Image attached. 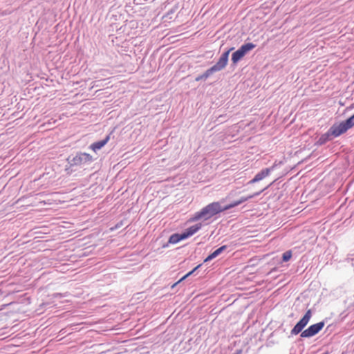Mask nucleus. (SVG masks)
I'll use <instances>...</instances> for the list:
<instances>
[{
    "label": "nucleus",
    "mask_w": 354,
    "mask_h": 354,
    "mask_svg": "<svg viewBox=\"0 0 354 354\" xmlns=\"http://www.w3.org/2000/svg\"><path fill=\"white\" fill-rule=\"evenodd\" d=\"M260 194V192H258V193H256L254 194H252V195H250V196H243V197H241L239 201H234L229 205H227V208H228V209H232L236 206H238L239 205L241 204L242 203H244L245 201H247L248 200L252 198V197L255 196H257Z\"/></svg>",
    "instance_id": "nucleus-10"
},
{
    "label": "nucleus",
    "mask_w": 354,
    "mask_h": 354,
    "mask_svg": "<svg viewBox=\"0 0 354 354\" xmlns=\"http://www.w3.org/2000/svg\"><path fill=\"white\" fill-rule=\"evenodd\" d=\"M197 269V267H196L194 270H192V271H190L189 272H188L187 274H185L184 277H183L180 280H178L176 283H175L173 286H172V288H174L175 286H176L178 283H179L180 282L183 281L185 279H186L187 277H189V275H191Z\"/></svg>",
    "instance_id": "nucleus-16"
},
{
    "label": "nucleus",
    "mask_w": 354,
    "mask_h": 354,
    "mask_svg": "<svg viewBox=\"0 0 354 354\" xmlns=\"http://www.w3.org/2000/svg\"><path fill=\"white\" fill-rule=\"evenodd\" d=\"M110 140V136L108 135L104 140L95 142L91 145L90 149L93 151H96L100 149H102Z\"/></svg>",
    "instance_id": "nucleus-9"
},
{
    "label": "nucleus",
    "mask_w": 354,
    "mask_h": 354,
    "mask_svg": "<svg viewBox=\"0 0 354 354\" xmlns=\"http://www.w3.org/2000/svg\"><path fill=\"white\" fill-rule=\"evenodd\" d=\"M201 227V224H196L187 228L184 232H183L185 239L192 236L197 232Z\"/></svg>",
    "instance_id": "nucleus-11"
},
{
    "label": "nucleus",
    "mask_w": 354,
    "mask_h": 354,
    "mask_svg": "<svg viewBox=\"0 0 354 354\" xmlns=\"http://www.w3.org/2000/svg\"><path fill=\"white\" fill-rule=\"evenodd\" d=\"M348 129H349V128L346 124V122L344 121L337 125L332 126L328 131V133L333 136L334 137H337L345 133Z\"/></svg>",
    "instance_id": "nucleus-6"
},
{
    "label": "nucleus",
    "mask_w": 354,
    "mask_h": 354,
    "mask_svg": "<svg viewBox=\"0 0 354 354\" xmlns=\"http://www.w3.org/2000/svg\"><path fill=\"white\" fill-rule=\"evenodd\" d=\"M232 50L233 48L223 53L220 57L218 62L212 66L213 69L216 70V72L223 69L227 64L229 54L230 52Z\"/></svg>",
    "instance_id": "nucleus-5"
},
{
    "label": "nucleus",
    "mask_w": 354,
    "mask_h": 354,
    "mask_svg": "<svg viewBox=\"0 0 354 354\" xmlns=\"http://www.w3.org/2000/svg\"><path fill=\"white\" fill-rule=\"evenodd\" d=\"M292 257V252L290 250L287 251L283 254V261L286 262L289 261Z\"/></svg>",
    "instance_id": "nucleus-15"
},
{
    "label": "nucleus",
    "mask_w": 354,
    "mask_h": 354,
    "mask_svg": "<svg viewBox=\"0 0 354 354\" xmlns=\"http://www.w3.org/2000/svg\"><path fill=\"white\" fill-rule=\"evenodd\" d=\"M226 210H228L227 205L222 207L220 202H212L196 212L190 221H196L200 219L205 221Z\"/></svg>",
    "instance_id": "nucleus-1"
},
{
    "label": "nucleus",
    "mask_w": 354,
    "mask_h": 354,
    "mask_svg": "<svg viewBox=\"0 0 354 354\" xmlns=\"http://www.w3.org/2000/svg\"><path fill=\"white\" fill-rule=\"evenodd\" d=\"M255 48V45L252 43H247L245 44L242 45L236 51H235L232 55V61L234 64H236L239 60H241L245 55L254 49Z\"/></svg>",
    "instance_id": "nucleus-2"
},
{
    "label": "nucleus",
    "mask_w": 354,
    "mask_h": 354,
    "mask_svg": "<svg viewBox=\"0 0 354 354\" xmlns=\"http://www.w3.org/2000/svg\"><path fill=\"white\" fill-rule=\"evenodd\" d=\"M226 245H223L216 250L214 252H213L211 254H209L205 259V262L209 261L215 257H216L218 255H219L223 251H224L226 249Z\"/></svg>",
    "instance_id": "nucleus-12"
},
{
    "label": "nucleus",
    "mask_w": 354,
    "mask_h": 354,
    "mask_svg": "<svg viewBox=\"0 0 354 354\" xmlns=\"http://www.w3.org/2000/svg\"><path fill=\"white\" fill-rule=\"evenodd\" d=\"M271 171V169L266 168L264 169H262L260 172H259L256 176L254 177L253 179H252L249 183L253 184L254 183H257L258 181H260L265 178L266 176H268Z\"/></svg>",
    "instance_id": "nucleus-8"
},
{
    "label": "nucleus",
    "mask_w": 354,
    "mask_h": 354,
    "mask_svg": "<svg viewBox=\"0 0 354 354\" xmlns=\"http://www.w3.org/2000/svg\"><path fill=\"white\" fill-rule=\"evenodd\" d=\"M346 124L348 127L349 129L354 126V114L345 120Z\"/></svg>",
    "instance_id": "nucleus-14"
},
{
    "label": "nucleus",
    "mask_w": 354,
    "mask_h": 354,
    "mask_svg": "<svg viewBox=\"0 0 354 354\" xmlns=\"http://www.w3.org/2000/svg\"><path fill=\"white\" fill-rule=\"evenodd\" d=\"M93 160L92 156L87 153H81L77 155L74 158L73 161L75 164H84L87 162H90Z\"/></svg>",
    "instance_id": "nucleus-7"
},
{
    "label": "nucleus",
    "mask_w": 354,
    "mask_h": 354,
    "mask_svg": "<svg viewBox=\"0 0 354 354\" xmlns=\"http://www.w3.org/2000/svg\"><path fill=\"white\" fill-rule=\"evenodd\" d=\"M324 326L323 322L310 326L301 333V337H310L317 334Z\"/></svg>",
    "instance_id": "nucleus-4"
},
{
    "label": "nucleus",
    "mask_w": 354,
    "mask_h": 354,
    "mask_svg": "<svg viewBox=\"0 0 354 354\" xmlns=\"http://www.w3.org/2000/svg\"><path fill=\"white\" fill-rule=\"evenodd\" d=\"M311 316V310H308L304 316L298 322V323L291 330V334L295 335L302 332V330L309 322Z\"/></svg>",
    "instance_id": "nucleus-3"
},
{
    "label": "nucleus",
    "mask_w": 354,
    "mask_h": 354,
    "mask_svg": "<svg viewBox=\"0 0 354 354\" xmlns=\"http://www.w3.org/2000/svg\"><path fill=\"white\" fill-rule=\"evenodd\" d=\"M185 239L183 234H172L169 239V243L171 244H175L178 243L180 241Z\"/></svg>",
    "instance_id": "nucleus-13"
},
{
    "label": "nucleus",
    "mask_w": 354,
    "mask_h": 354,
    "mask_svg": "<svg viewBox=\"0 0 354 354\" xmlns=\"http://www.w3.org/2000/svg\"><path fill=\"white\" fill-rule=\"evenodd\" d=\"M214 72H216V70L213 69V67L212 66L211 68H209V69H207L205 73L203 74V76L205 77H209V75H211Z\"/></svg>",
    "instance_id": "nucleus-17"
}]
</instances>
